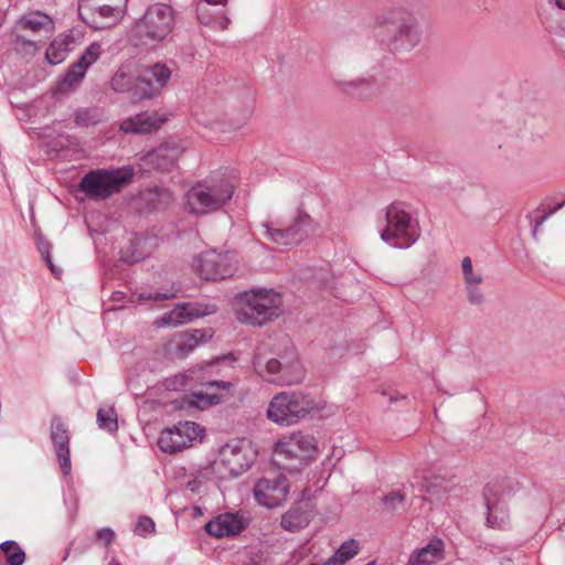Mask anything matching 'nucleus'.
I'll return each mask as SVG.
<instances>
[{"mask_svg":"<svg viewBox=\"0 0 565 565\" xmlns=\"http://www.w3.org/2000/svg\"><path fill=\"white\" fill-rule=\"evenodd\" d=\"M109 565H120V564L117 559L111 558V561L109 562Z\"/></svg>","mask_w":565,"mask_h":565,"instance_id":"56","label":"nucleus"},{"mask_svg":"<svg viewBox=\"0 0 565 565\" xmlns=\"http://www.w3.org/2000/svg\"><path fill=\"white\" fill-rule=\"evenodd\" d=\"M164 119L157 114L140 113L135 117L125 119L120 124V129L125 132L148 134L159 129Z\"/></svg>","mask_w":565,"mask_h":565,"instance_id":"26","label":"nucleus"},{"mask_svg":"<svg viewBox=\"0 0 565 565\" xmlns=\"http://www.w3.org/2000/svg\"><path fill=\"white\" fill-rule=\"evenodd\" d=\"M255 451L247 439H234L220 449V462L232 476L245 472L255 459Z\"/></svg>","mask_w":565,"mask_h":565,"instance_id":"11","label":"nucleus"},{"mask_svg":"<svg viewBox=\"0 0 565 565\" xmlns=\"http://www.w3.org/2000/svg\"><path fill=\"white\" fill-rule=\"evenodd\" d=\"M73 116L77 126L88 127L103 121L105 114L99 107H87L76 109Z\"/></svg>","mask_w":565,"mask_h":565,"instance_id":"31","label":"nucleus"},{"mask_svg":"<svg viewBox=\"0 0 565 565\" xmlns=\"http://www.w3.org/2000/svg\"><path fill=\"white\" fill-rule=\"evenodd\" d=\"M332 84L340 93L356 100H370L377 92L374 77H359L350 81L333 78Z\"/></svg>","mask_w":565,"mask_h":565,"instance_id":"21","label":"nucleus"},{"mask_svg":"<svg viewBox=\"0 0 565 565\" xmlns=\"http://www.w3.org/2000/svg\"><path fill=\"white\" fill-rule=\"evenodd\" d=\"M141 90L139 96L143 99H150L157 96L167 85L171 77V70L162 63H156L141 71Z\"/></svg>","mask_w":565,"mask_h":565,"instance_id":"19","label":"nucleus"},{"mask_svg":"<svg viewBox=\"0 0 565 565\" xmlns=\"http://www.w3.org/2000/svg\"><path fill=\"white\" fill-rule=\"evenodd\" d=\"M254 367L260 375L266 373L268 381L274 383L291 385L303 377L302 367L292 347L288 348L284 355H279V359H266L258 348L254 356Z\"/></svg>","mask_w":565,"mask_h":565,"instance_id":"7","label":"nucleus"},{"mask_svg":"<svg viewBox=\"0 0 565 565\" xmlns=\"http://www.w3.org/2000/svg\"><path fill=\"white\" fill-rule=\"evenodd\" d=\"M365 565H375V562L372 561V562L366 563Z\"/></svg>","mask_w":565,"mask_h":565,"instance_id":"59","label":"nucleus"},{"mask_svg":"<svg viewBox=\"0 0 565 565\" xmlns=\"http://www.w3.org/2000/svg\"><path fill=\"white\" fill-rule=\"evenodd\" d=\"M97 425L105 431L116 433L118 430V420L115 408H99L97 412Z\"/></svg>","mask_w":565,"mask_h":565,"instance_id":"35","label":"nucleus"},{"mask_svg":"<svg viewBox=\"0 0 565 565\" xmlns=\"http://www.w3.org/2000/svg\"><path fill=\"white\" fill-rule=\"evenodd\" d=\"M292 441L290 436L279 440L275 446V454L285 459H298L300 465H302L306 457L296 445L291 446Z\"/></svg>","mask_w":565,"mask_h":565,"instance_id":"34","label":"nucleus"},{"mask_svg":"<svg viewBox=\"0 0 565 565\" xmlns=\"http://www.w3.org/2000/svg\"><path fill=\"white\" fill-rule=\"evenodd\" d=\"M285 231L287 232V235L289 236L292 245L300 243L298 241V237L295 235V233L289 227L285 228Z\"/></svg>","mask_w":565,"mask_h":565,"instance_id":"53","label":"nucleus"},{"mask_svg":"<svg viewBox=\"0 0 565 565\" xmlns=\"http://www.w3.org/2000/svg\"><path fill=\"white\" fill-rule=\"evenodd\" d=\"M102 45L98 42L90 43L77 62L73 63L65 75L57 83L60 93L74 90L84 79L87 70L100 57Z\"/></svg>","mask_w":565,"mask_h":565,"instance_id":"13","label":"nucleus"},{"mask_svg":"<svg viewBox=\"0 0 565 565\" xmlns=\"http://www.w3.org/2000/svg\"><path fill=\"white\" fill-rule=\"evenodd\" d=\"M193 372L191 371L189 374H179L175 375L173 379H169L166 381V386L168 390H181L186 385V379L194 380V376L192 375Z\"/></svg>","mask_w":565,"mask_h":565,"instance_id":"46","label":"nucleus"},{"mask_svg":"<svg viewBox=\"0 0 565 565\" xmlns=\"http://www.w3.org/2000/svg\"><path fill=\"white\" fill-rule=\"evenodd\" d=\"M313 516V505L308 501H301L282 514L280 525L285 531L296 533L306 527Z\"/></svg>","mask_w":565,"mask_h":565,"instance_id":"23","label":"nucleus"},{"mask_svg":"<svg viewBox=\"0 0 565 565\" xmlns=\"http://www.w3.org/2000/svg\"><path fill=\"white\" fill-rule=\"evenodd\" d=\"M246 524L239 513H222L205 524L207 534L222 539L241 533Z\"/></svg>","mask_w":565,"mask_h":565,"instance_id":"22","label":"nucleus"},{"mask_svg":"<svg viewBox=\"0 0 565 565\" xmlns=\"http://www.w3.org/2000/svg\"><path fill=\"white\" fill-rule=\"evenodd\" d=\"M17 42L21 44H29L38 49V46L42 45V40H31L26 39L24 35H17Z\"/></svg>","mask_w":565,"mask_h":565,"instance_id":"50","label":"nucleus"},{"mask_svg":"<svg viewBox=\"0 0 565 565\" xmlns=\"http://www.w3.org/2000/svg\"><path fill=\"white\" fill-rule=\"evenodd\" d=\"M127 386L128 388L131 391V393L135 395V396H140L142 395L146 390L148 388V385L146 386H140L138 385L134 380H132V376L131 375H128V379H127Z\"/></svg>","mask_w":565,"mask_h":565,"instance_id":"49","label":"nucleus"},{"mask_svg":"<svg viewBox=\"0 0 565 565\" xmlns=\"http://www.w3.org/2000/svg\"><path fill=\"white\" fill-rule=\"evenodd\" d=\"M18 25L24 31L43 35V38H49L54 30V22L51 17L40 11H33L22 15Z\"/></svg>","mask_w":565,"mask_h":565,"instance_id":"25","label":"nucleus"},{"mask_svg":"<svg viewBox=\"0 0 565 565\" xmlns=\"http://www.w3.org/2000/svg\"><path fill=\"white\" fill-rule=\"evenodd\" d=\"M289 492L288 479L279 475L275 478H262L254 487V495L258 503L267 507H278Z\"/></svg>","mask_w":565,"mask_h":565,"instance_id":"16","label":"nucleus"},{"mask_svg":"<svg viewBox=\"0 0 565 565\" xmlns=\"http://www.w3.org/2000/svg\"><path fill=\"white\" fill-rule=\"evenodd\" d=\"M437 487L438 484L437 483H429L427 484V493L433 498L434 495H436V498L438 500H441L443 499V495L439 494L438 490H437Z\"/></svg>","mask_w":565,"mask_h":565,"instance_id":"51","label":"nucleus"},{"mask_svg":"<svg viewBox=\"0 0 565 565\" xmlns=\"http://www.w3.org/2000/svg\"><path fill=\"white\" fill-rule=\"evenodd\" d=\"M461 269L465 285H482L483 276L480 271H475L470 257H463Z\"/></svg>","mask_w":565,"mask_h":565,"instance_id":"39","label":"nucleus"},{"mask_svg":"<svg viewBox=\"0 0 565 565\" xmlns=\"http://www.w3.org/2000/svg\"><path fill=\"white\" fill-rule=\"evenodd\" d=\"M217 310L215 305H201V303H179L172 310L166 312L160 322L162 326L177 327L185 324L195 318H201L215 313Z\"/></svg>","mask_w":565,"mask_h":565,"instance_id":"17","label":"nucleus"},{"mask_svg":"<svg viewBox=\"0 0 565 565\" xmlns=\"http://www.w3.org/2000/svg\"><path fill=\"white\" fill-rule=\"evenodd\" d=\"M375 38L392 53L411 52L422 40L418 21L409 8H391L375 18Z\"/></svg>","mask_w":565,"mask_h":565,"instance_id":"1","label":"nucleus"},{"mask_svg":"<svg viewBox=\"0 0 565 565\" xmlns=\"http://www.w3.org/2000/svg\"><path fill=\"white\" fill-rule=\"evenodd\" d=\"M317 404L310 395L301 392H282L269 403L267 416L280 425H292L316 409Z\"/></svg>","mask_w":565,"mask_h":565,"instance_id":"8","label":"nucleus"},{"mask_svg":"<svg viewBox=\"0 0 565 565\" xmlns=\"http://www.w3.org/2000/svg\"><path fill=\"white\" fill-rule=\"evenodd\" d=\"M294 440L292 445H296L297 448L308 458L312 452L317 450V440L312 435L303 434L302 431L292 433L289 435Z\"/></svg>","mask_w":565,"mask_h":565,"instance_id":"36","label":"nucleus"},{"mask_svg":"<svg viewBox=\"0 0 565 565\" xmlns=\"http://www.w3.org/2000/svg\"><path fill=\"white\" fill-rule=\"evenodd\" d=\"M192 266L205 280L225 279L235 273V256L230 252L206 250L193 259Z\"/></svg>","mask_w":565,"mask_h":565,"instance_id":"10","label":"nucleus"},{"mask_svg":"<svg viewBox=\"0 0 565 565\" xmlns=\"http://www.w3.org/2000/svg\"><path fill=\"white\" fill-rule=\"evenodd\" d=\"M234 310L238 322L263 327L282 315V297L274 289L253 288L236 296Z\"/></svg>","mask_w":565,"mask_h":565,"instance_id":"2","label":"nucleus"},{"mask_svg":"<svg viewBox=\"0 0 565 565\" xmlns=\"http://www.w3.org/2000/svg\"><path fill=\"white\" fill-rule=\"evenodd\" d=\"M227 0H198L196 15L201 24L210 26L213 30L224 31L228 28L231 20L224 11L212 13L209 6H225Z\"/></svg>","mask_w":565,"mask_h":565,"instance_id":"24","label":"nucleus"},{"mask_svg":"<svg viewBox=\"0 0 565 565\" xmlns=\"http://www.w3.org/2000/svg\"><path fill=\"white\" fill-rule=\"evenodd\" d=\"M359 553V543L355 540L343 542L335 553L323 565H343Z\"/></svg>","mask_w":565,"mask_h":565,"instance_id":"30","label":"nucleus"},{"mask_svg":"<svg viewBox=\"0 0 565 565\" xmlns=\"http://www.w3.org/2000/svg\"><path fill=\"white\" fill-rule=\"evenodd\" d=\"M468 301L471 305H481L483 302V292L481 289V285H465Z\"/></svg>","mask_w":565,"mask_h":565,"instance_id":"45","label":"nucleus"},{"mask_svg":"<svg viewBox=\"0 0 565 565\" xmlns=\"http://www.w3.org/2000/svg\"><path fill=\"white\" fill-rule=\"evenodd\" d=\"M67 50V44L64 41H53L45 55L51 64H57L62 62L63 57L55 55L54 52H66Z\"/></svg>","mask_w":565,"mask_h":565,"instance_id":"43","label":"nucleus"},{"mask_svg":"<svg viewBox=\"0 0 565 565\" xmlns=\"http://www.w3.org/2000/svg\"><path fill=\"white\" fill-rule=\"evenodd\" d=\"M386 225L381 231V239L393 248L412 247L420 236L418 218L401 201L392 202L385 210Z\"/></svg>","mask_w":565,"mask_h":565,"instance_id":"4","label":"nucleus"},{"mask_svg":"<svg viewBox=\"0 0 565 565\" xmlns=\"http://www.w3.org/2000/svg\"><path fill=\"white\" fill-rule=\"evenodd\" d=\"M404 500V497L398 491H393L384 497L383 501L390 508L395 509L398 504H401Z\"/></svg>","mask_w":565,"mask_h":565,"instance_id":"48","label":"nucleus"},{"mask_svg":"<svg viewBox=\"0 0 565 565\" xmlns=\"http://www.w3.org/2000/svg\"><path fill=\"white\" fill-rule=\"evenodd\" d=\"M444 542L440 539H433L422 548L416 550L409 556L407 565H433L443 558Z\"/></svg>","mask_w":565,"mask_h":565,"instance_id":"28","label":"nucleus"},{"mask_svg":"<svg viewBox=\"0 0 565 565\" xmlns=\"http://www.w3.org/2000/svg\"><path fill=\"white\" fill-rule=\"evenodd\" d=\"M128 0H78V15L88 26L104 30L125 15Z\"/></svg>","mask_w":565,"mask_h":565,"instance_id":"9","label":"nucleus"},{"mask_svg":"<svg viewBox=\"0 0 565 565\" xmlns=\"http://www.w3.org/2000/svg\"><path fill=\"white\" fill-rule=\"evenodd\" d=\"M122 259L127 263H138L143 259L141 254H131L130 256H122Z\"/></svg>","mask_w":565,"mask_h":565,"instance_id":"52","label":"nucleus"},{"mask_svg":"<svg viewBox=\"0 0 565 565\" xmlns=\"http://www.w3.org/2000/svg\"><path fill=\"white\" fill-rule=\"evenodd\" d=\"M565 206V199L557 204H555L553 207H550L548 211L543 212L539 215L541 212L540 209H537L534 213L535 216H530V224L532 226V236L536 239L540 227L557 211L563 209Z\"/></svg>","mask_w":565,"mask_h":565,"instance_id":"37","label":"nucleus"},{"mask_svg":"<svg viewBox=\"0 0 565 565\" xmlns=\"http://www.w3.org/2000/svg\"><path fill=\"white\" fill-rule=\"evenodd\" d=\"M25 553L15 541L8 540L0 544V564L23 565Z\"/></svg>","mask_w":565,"mask_h":565,"instance_id":"29","label":"nucleus"},{"mask_svg":"<svg viewBox=\"0 0 565 565\" xmlns=\"http://www.w3.org/2000/svg\"><path fill=\"white\" fill-rule=\"evenodd\" d=\"M262 227L264 228L265 236L270 239L273 243L279 245V246H291L292 243L287 235V232L285 228H278L275 227L270 223H263Z\"/></svg>","mask_w":565,"mask_h":565,"instance_id":"38","label":"nucleus"},{"mask_svg":"<svg viewBox=\"0 0 565 565\" xmlns=\"http://www.w3.org/2000/svg\"><path fill=\"white\" fill-rule=\"evenodd\" d=\"M551 3H554L558 9L565 10V0H548Z\"/></svg>","mask_w":565,"mask_h":565,"instance_id":"54","label":"nucleus"},{"mask_svg":"<svg viewBox=\"0 0 565 565\" xmlns=\"http://www.w3.org/2000/svg\"><path fill=\"white\" fill-rule=\"evenodd\" d=\"M211 337V330L194 329L188 337L186 343L181 345V350L184 352L185 347H189V350H191L199 343L206 342Z\"/></svg>","mask_w":565,"mask_h":565,"instance_id":"40","label":"nucleus"},{"mask_svg":"<svg viewBox=\"0 0 565 565\" xmlns=\"http://www.w3.org/2000/svg\"><path fill=\"white\" fill-rule=\"evenodd\" d=\"M51 440L54 445L57 461L63 473L71 472L70 435L65 424L60 417H53L51 422Z\"/></svg>","mask_w":565,"mask_h":565,"instance_id":"20","label":"nucleus"},{"mask_svg":"<svg viewBox=\"0 0 565 565\" xmlns=\"http://www.w3.org/2000/svg\"><path fill=\"white\" fill-rule=\"evenodd\" d=\"M121 295H124L121 291H117L115 294V299H119Z\"/></svg>","mask_w":565,"mask_h":565,"instance_id":"57","label":"nucleus"},{"mask_svg":"<svg viewBox=\"0 0 565 565\" xmlns=\"http://www.w3.org/2000/svg\"><path fill=\"white\" fill-rule=\"evenodd\" d=\"M156 531V524L153 522V520L149 516H140L137 524H136V527H135V533L140 535V536H147L149 534H152L154 533Z\"/></svg>","mask_w":565,"mask_h":565,"instance_id":"44","label":"nucleus"},{"mask_svg":"<svg viewBox=\"0 0 565 565\" xmlns=\"http://www.w3.org/2000/svg\"><path fill=\"white\" fill-rule=\"evenodd\" d=\"M252 114V108H247L245 109V113H244V116H243V122H245L247 120V118L250 116Z\"/></svg>","mask_w":565,"mask_h":565,"instance_id":"55","label":"nucleus"},{"mask_svg":"<svg viewBox=\"0 0 565 565\" xmlns=\"http://www.w3.org/2000/svg\"><path fill=\"white\" fill-rule=\"evenodd\" d=\"M180 156V150L174 145H161L146 156V161L154 169L169 171L174 167Z\"/></svg>","mask_w":565,"mask_h":565,"instance_id":"27","label":"nucleus"},{"mask_svg":"<svg viewBox=\"0 0 565 565\" xmlns=\"http://www.w3.org/2000/svg\"><path fill=\"white\" fill-rule=\"evenodd\" d=\"M134 174V169L129 166L90 170L81 179L78 190L89 199L105 200L128 186Z\"/></svg>","mask_w":565,"mask_h":565,"instance_id":"5","label":"nucleus"},{"mask_svg":"<svg viewBox=\"0 0 565 565\" xmlns=\"http://www.w3.org/2000/svg\"><path fill=\"white\" fill-rule=\"evenodd\" d=\"M174 20V10L171 6L153 3L135 22L131 39H137L141 44L160 42L171 33Z\"/></svg>","mask_w":565,"mask_h":565,"instance_id":"6","label":"nucleus"},{"mask_svg":"<svg viewBox=\"0 0 565 565\" xmlns=\"http://www.w3.org/2000/svg\"><path fill=\"white\" fill-rule=\"evenodd\" d=\"M487 507V525L492 529L505 530L510 523V513L502 499L501 484L489 482L483 490Z\"/></svg>","mask_w":565,"mask_h":565,"instance_id":"14","label":"nucleus"},{"mask_svg":"<svg viewBox=\"0 0 565 565\" xmlns=\"http://www.w3.org/2000/svg\"><path fill=\"white\" fill-rule=\"evenodd\" d=\"M38 248H39L40 253L42 254V256L44 257L45 263L50 267L52 274H54L56 277H60L62 274V269H57L52 263V258H51V254H50L51 244L47 241L40 238L39 243H38Z\"/></svg>","mask_w":565,"mask_h":565,"instance_id":"42","label":"nucleus"},{"mask_svg":"<svg viewBox=\"0 0 565 565\" xmlns=\"http://www.w3.org/2000/svg\"><path fill=\"white\" fill-rule=\"evenodd\" d=\"M177 292H178V289H174V288H172L171 290L166 291V292H160V291L140 292L138 295V300L139 301H149V300L162 301V300H168V299L174 298L177 296Z\"/></svg>","mask_w":565,"mask_h":565,"instance_id":"41","label":"nucleus"},{"mask_svg":"<svg viewBox=\"0 0 565 565\" xmlns=\"http://www.w3.org/2000/svg\"><path fill=\"white\" fill-rule=\"evenodd\" d=\"M204 390L186 396L189 406L205 409L218 405L232 396L233 384L226 381H207L201 383Z\"/></svg>","mask_w":565,"mask_h":565,"instance_id":"15","label":"nucleus"},{"mask_svg":"<svg viewBox=\"0 0 565 565\" xmlns=\"http://www.w3.org/2000/svg\"><path fill=\"white\" fill-rule=\"evenodd\" d=\"M141 70L132 64H122L110 81V87L116 93H131L132 103L142 100L139 96L141 90Z\"/></svg>","mask_w":565,"mask_h":565,"instance_id":"18","label":"nucleus"},{"mask_svg":"<svg viewBox=\"0 0 565 565\" xmlns=\"http://www.w3.org/2000/svg\"><path fill=\"white\" fill-rule=\"evenodd\" d=\"M173 201V194L170 190L163 188H156L150 190L147 194L148 205L154 210H162L168 207Z\"/></svg>","mask_w":565,"mask_h":565,"instance_id":"33","label":"nucleus"},{"mask_svg":"<svg viewBox=\"0 0 565 565\" xmlns=\"http://www.w3.org/2000/svg\"><path fill=\"white\" fill-rule=\"evenodd\" d=\"M96 536L99 541H103L108 546L115 540L116 534L110 527H102L97 531Z\"/></svg>","mask_w":565,"mask_h":565,"instance_id":"47","label":"nucleus"},{"mask_svg":"<svg viewBox=\"0 0 565 565\" xmlns=\"http://www.w3.org/2000/svg\"><path fill=\"white\" fill-rule=\"evenodd\" d=\"M234 194L226 177H211L194 184L184 196V209L193 215H204L223 207Z\"/></svg>","mask_w":565,"mask_h":565,"instance_id":"3","label":"nucleus"},{"mask_svg":"<svg viewBox=\"0 0 565 565\" xmlns=\"http://www.w3.org/2000/svg\"><path fill=\"white\" fill-rule=\"evenodd\" d=\"M121 295H124L121 291H117L115 294V299H119Z\"/></svg>","mask_w":565,"mask_h":565,"instance_id":"58","label":"nucleus"},{"mask_svg":"<svg viewBox=\"0 0 565 565\" xmlns=\"http://www.w3.org/2000/svg\"><path fill=\"white\" fill-rule=\"evenodd\" d=\"M202 428L194 422H180L160 434L158 445L164 452H178L201 436Z\"/></svg>","mask_w":565,"mask_h":565,"instance_id":"12","label":"nucleus"},{"mask_svg":"<svg viewBox=\"0 0 565 565\" xmlns=\"http://www.w3.org/2000/svg\"><path fill=\"white\" fill-rule=\"evenodd\" d=\"M288 227L295 233L298 241L301 242L313 230V221L309 214L299 210L292 224Z\"/></svg>","mask_w":565,"mask_h":565,"instance_id":"32","label":"nucleus"},{"mask_svg":"<svg viewBox=\"0 0 565 565\" xmlns=\"http://www.w3.org/2000/svg\"><path fill=\"white\" fill-rule=\"evenodd\" d=\"M365 565H375V562L372 561V562L366 563Z\"/></svg>","mask_w":565,"mask_h":565,"instance_id":"60","label":"nucleus"}]
</instances>
